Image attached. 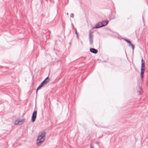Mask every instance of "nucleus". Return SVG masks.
<instances>
[{
	"label": "nucleus",
	"instance_id": "f257e3e1",
	"mask_svg": "<svg viewBox=\"0 0 148 148\" xmlns=\"http://www.w3.org/2000/svg\"><path fill=\"white\" fill-rule=\"evenodd\" d=\"M46 135L45 132H41L40 135L38 136L36 141L37 145H39L45 140Z\"/></svg>",
	"mask_w": 148,
	"mask_h": 148
},
{
	"label": "nucleus",
	"instance_id": "f03ea898",
	"mask_svg": "<svg viewBox=\"0 0 148 148\" xmlns=\"http://www.w3.org/2000/svg\"><path fill=\"white\" fill-rule=\"evenodd\" d=\"M89 42L90 44L91 45L93 43V32H92L91 30L89 31Z\"/></svg>",
	"mask_w": 148,
	"mask_h": 148
},
{
	"label": "nucleus",
	"instance_id": "7ed1b4c3",
	"mask_svg": "<svg viewBox=\"0 0 148 148\" xmlns=\"http://www.w3.org/2000/svg\"><path fill=\"white\" fill-rule=\"evenodd\" d=\"M24 121V119H18L15 121L14 123L16 125H20L23 124Z\"/></svg>",
	"mask_w": 148,
	"mask_h": 148
},
{
	"label": "nucleus",
	"instance_id": "20e7f679",
	"mask_svg": "<svg viewBox=\"0 0 148 148\" xmlns=\"http://www.w3.org/2000/svg\"><path fill=\"white\" fill-rule=\"evenodd\" d=\"M37 114V112L36 111H34L32 114V121L33 122H34L35 121L36 117Z\"/></svg>",
	"mask_w": 148,
	"mask_h": 148
},
{
	"label": "nucleus",
	"instance_id": "39448f33",
	"mask_svg": "<svg viewBox=\"0 0 148 148\" xmlns=\"http://www.w3.org/2000/svg\"><path fill=\"white\" fill-rule=\"evenodd\" d=\"M108 21H103L102 23H100L99 24L101 25L100 26H97L98 25H97L96 26V27H97V28H100V27L105 26L108 24Z\"/></svg>",
	"mask_w": 148,
	"mask_h": 148
},
{
	"label": "nucleus",
	"instance_id": "423d86ee",
	"mask_svg": "<svg viewBox=\"0 0 148 148\" xmlns=\"http://www.w3.org/2000/svg\"><path fill=\"white\" fill-rule=\"evenodd\" d=\"M90 51L93 53L96 54L98 52V51L94 48H91L90 49Z\"/></svg>",
	"mask_w": 148,
	"mask_h": 148
},
{
	"label": "nucleus",
	"instance_id": "0eeeda50",
	"mask_svg": "<svg viewBox=\"0 0 148 148\" xmlns=\"http://www.w3.org/2000/svg\"><path fill=\"white\" fill-rule=\"evenodd\" d=\"M49 79L48 77H47L45 79L43 82L45 83V84H46L49 82Z\"/></svg>",
	"mask_w": 148,
	"mask_h": 148
},
{
	"label": "nucleus",
	"instance_id": "6e6552de",
	"mask_svg": "<svg viewBox=\"0 0 148 148\" xmlns=\"http://www.w3.org/2000/svg\"><path fill=\"white\" fill-rule=\"evenodd\" d=\"M100 23H101L99 22L93 28H98L96 27V26L98 25V26H100L101 25L99 24Z\"/></svg>",
	"mask_w": 148,
	"mask_h": 148
},
{
	"label": "nucleus",
	"instance_id": "1a4fd4ad",
	"mask_svg": "<svg viewBox=\"0 0 148 148\" xmlns=\"http://www.w3.org/2000/svg\"><path fill=\"white\" fill-rule=\"evenodd\" d=\"M144 71H141V78L143 79V74L144 73Z\"/></svg>",
	"mask_w": 148,
	"mask_h": 148
},
{
	"label": "nucleus",
	"instance_id": "9d476101",
	"mask_svg": "<svg viewBox=\"0 0 148 148\" xmlns=\"http://www.w3.org/2000/svg\"><path fill=\"white\" fill-rule=\"evenodd\" d=\"M129 44H130L129 45V46H130V45H131L132 46V49L133 51L134 50V45L133 44H132L131 42V43H129Z\"/></svg>",
	"mask_w": 148,
	"mask_h": 148
},
{
	"label": "nucleus",
	"instance_id": "9b49d317",
	"mask_svg": "<svg viewBox=\"0 0 148 148\" xmlns=\"http://www.w3.org/2000/svg\"><path fill=\"white\" fill-rule=\"evenodd\" d=\"M46 85L45 84V83L42 82L40 84V86L42 87L44 85Z\"/></svg>",
	"mask_w": 148,
	"mask_h": 148
},
{
	"label": "nucleus",
	"instance_id": "f8f14e48",
	"mask_svg": "<svg viewBox=\"0 0 148 148\" xmlns=\"http://www.w3.org/2000/svg\"><path fill=\"white\" fill-rule=\"evenodd\" d=\"M42 87L40 85L37 88V89L36 90V92L37 93L38 90H39L40 88Z\"/></svg>",
	"mask_w": 148,
	"mask_h": 148
},
{
	"label": "nucleus",
	"instance_id": "ddd939ff",
	"mask_svg": "<svg viewBox=\"0 0 148 148\" xmlns=\"http://www.w3.org/2000/svg\"><path fill=\"white\" fill-rule=\"evenodd\" d=\"M75 34L77 35V37L78 38L79 36H78V33L77 31V30L76 29H75Z\"/></svg>",
	"mask_w": 148,
	"mask_h": 148
},
{
	"label": "nucleus",
	"instance_id": "4468645a",
	"mask_svg": "<svg viewBox=\"0 0 148 148\" xmlns=\"http://www.w3.org/2000/svg\"><path fill=\"white\" fill-rule=\"evenodd\" d=\"M125 40L127 43H131V42L130 40H127V39H125Z\"/></svg>",
	"mask_w": 148,
	"mask_h": 148
},
{
	"label": "nucleus",
	"instance_id": "2eb2a0df",
	"mask_svg": "<svg viewBox=\"0 0 148 148\" xmlns=\"http://www.w3.org/2000/svg\"><path fill=\"white\" fill-rule=\"evenodd\" d=\"M70 16L71 17L73 18L74 17V14L73 13H71L70 15Z\"/></svg>",
	"mask_w": 148,
	"mask_h": 148
},
{
	"label": "nucleus",
	"instance_id": "dca6fc26",
	"mask_svg": "<svg viewBox=\"0 0 148 148\" xmlns=\"http://www.w3.org/2000/svg\"><path fill=\"white\" fill-rule=\"evenodd\" d=\"M145 66L144 63H141V67L143 68V67H145Z\"/></svg>",
	"mask_w": 148,
	"mask_h": 148
},
{
	"label": "nucleus",
	"instance_id": "f3484780",
	"mask_svg": "<svg viewBox=\"0 0 148 148\" xmlns=\"http://www.w3.org/2000/svg\"><path fill=\"white\" fill-rule=\"evenodd\" d=\"M145 70V68H143L141 67V71H144Z\"/></svg>",
	"mask_w": 148,
	"mask_h": 148
},
{
	"label": "nucleus",
	"instance_id": "a211bd4d",
	"mask_svg": "<svg viewBox=\"0 0 148 148\" xmlns=\"http://www.w3.org/2000/svg\"><path fill=\"white\" fill-rule=\"evenodd\" d=\"M141 63H145V62L143 59L141 60Z\"/></svg>",
	"mask_w": 148,
	"mask_h": 148
},
{
	"label": "nucleus",
	"instance_id": "6ab92c4d",
	"mask_svg": "<svg viewBox=\"0 0 148 148\" xmlns=\"http://www.w3.org/2000/svg\"><path fill=\"white\" fill-rule=\"evenodd\" d=\"M90 148H92V145L91 144L90 145Z\"/></svg>",
	"mask_w": 148,
	"mask_h": 148
},
{
	"label": "nucleus",
	"instance_id": "aec40b11",
	"mask_svg": "<svg viewBox=\"0 0 148 148\" xmlns=\"http://www.w3.org/2000/svg\"><path fill=\"white\" fill-rule=\"evenodd\" d=\"M139 93H140V94H141V93H140V92H139Z\"/></svg>",
	"mask_w": 148,
	"mask_h": 148
},
{
	"label": "nucleus",
	"instance_id": "412c9836",
	"mask_svg": "<svg viewBox=\"0 0 148 148\" xmlns=\"http://www.w3.org/2000/svg\"><path fill=\"white\" fill-rule=\"evenodd\" d=\"M67 15H68V13H67Z\"/></svg>",
	"mask_w": 148,
	"mask_h": 148
},
{
	"label": "nucleus",
	"instance_id": "4be33fe9",
	"mask_svg": "<svg viewBox=\"0 0 148 148\" xmlns=\"http://www.w3.org/2000/svg\"><path fill=\"white\" fill-rule=\"evenodd\" d=\"M71 44V43H70V42H69V44H70H70Z\"/></svg>",
	"mask_w": 148,
	"mask_h": 148
},
{
	"label": "nucleus",
	"instance_id": "5701e85b",
	"mask_svg": "<svg viewBox=\"0 0 148 148\" xmlns=\"http://www.w3.org/2000/svg\"><path fill=\"white\" fill-rule=\"evenodd\" d=\"M147 85H148V82H147Z\"/></svg>",
	"mask_w": 148,
	"mask_h": 148
}]
</instances>
